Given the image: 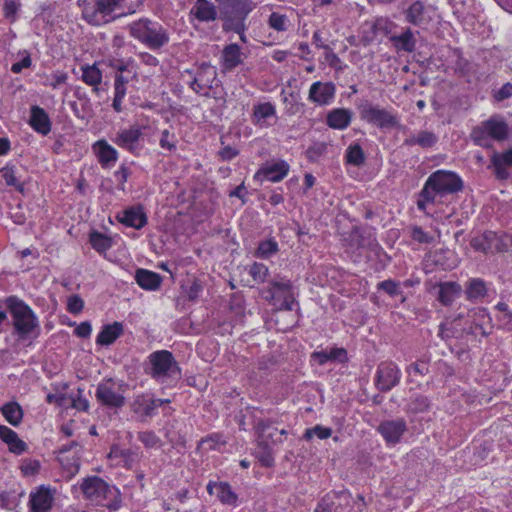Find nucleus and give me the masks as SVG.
Here are the masks:
<instances>
[{"label":"nucleus","instance_id":"0e129e2a","mask_svg":"<svg viewBox=\"0 0 512 512\" xmlns=\"http://www.w3.org/2000/svg\"><path fill=\"white\" fill-rule=\"evenodd\" d=\"M407 372L411 374L414 372L415 374L419 375H426L429 372V368L426 362L424 361H417L415 363H412L408 368Z\"/></svg>","mask_w":512,"mask_h":512},{"label":"nucleus","instance_id":"a18cd8bd","mask_svg":"<svg viewBox=\"0 0 512 512\" xmlns=\"http://www.w3.org/2000/svg\"><path fill=\"white\" fill-rule=\"evenodd\" d=\"M347 162L355 166H360L365 161V155L360 145H350L346 153Z\"/></svg>","mask_w":512,"mask_h":512},{"label":"nucleus","instance_id":"f3484780","mask_svg":"<svg viewBox=\"0 0 512 512\" xmlns=\"http://www.w3.org/2000/svg\"><path fill=\"white\" fill-rule=\"evenodd\" d=\"M407 429L406 421L403 418L386 420L380 423L378 431L388 443H398L401 436Z\"/></svg>","mask_w":512,"mask_h":512},{"label":"nucleus","instance_id":"412c9836","mask_svg":"<svg viewBox=\"0 0 512 512\" xmlns=\"http://www.w3.org/2000/svg\"><path fill=\"white\" fill-rule=\"evenodd\" d=\"M190 14L201 22H212L218 18L217 7L209 0H196Z\"/></svg>","mask_w":512,"mask_h":512},{"label":"nucleus","instance_id":"39448f33","mask_svg":"<svg viewBox=\"0 0 512 512\" xmlns=\"http://www.w3.org/2000/svg\"><path fill=\"white\" fill-rule=\"evenodd\" d=\"M360 117L362 120L376 125L381 129L396 128L399 121L396 115L384 108L371 104L365 100L359 105Z\"/></svg>","mask_w":512,"mask_h":512},{"label":"nucleus","instance_id":"0eeeda50","mask_svg":"<svg viewBox=\"0 0 512 512\" xmlns=\"http://www.w3.org/2000/svg\"><path fill=\"white\" fill-rule=\"evenodd\" d=\"M148 359L151 365L149 374L155 380L180 372L173 354L168 350L155 351L149 355Z\"/></svg>","mask_w":512,"mask_h":512},{"label":"nucleus","instance_id":"2f4dec72","mask_svg":"<svg viewBox=\"0 0 512 512\" xmlns=\"http://www.w3.org/2000/svg\"><path fill=\"white\" fill-rule=\"evenodd\" d=\"M352 114L349 110L339 108L334 109L327 115V124L333 129H345L351 122Z\"/></svg>","mask_w":512,"mask_h":512},{"label":"nucleus","instance_id":"9d476101","mask_svg":"<svg viewBox=\"0 0 512 512\" xmlns=\"http://www.w3.org/2000/svg\"><path fill=\"white\" fill-rule=\"evenodd\" d=\"M405 21L421 29H427L433 21L435 9L431 5H425L420 0L412 2L403 12Z\"/></svg>","mask_w":512,"mask_h":512},{"label":"nucleus","instance_id":"774afa93","mask_svg":"<svg viewBox=\"0 0 512 512\" xmlns=\"http://www.w3.org/2000/svg\"><path fill=\"white\" fill-rule=\"evenodd\" d=\"M330 361L344 362L347 359V351L344 348H332L328 351Z\"/></svg>","mask_w":512,"mask_h":512},{"label":"nucleus","instance_id":"864d4df0","mask_svg":"<svg viewBox=\"0 0 512 512\" xmlns=\"http://www.w3.org/2000/svg\"><path fill=\"white\" fill-rule=\"evenodd\" d=\"M269 288H272L279 296L292 292V284L290 280H285L282 278L279 280H272Z\"/></svg>","mask_w":512,"mask_h":512},{"label":"nucleus","instance_id":"a878e982","mask_svg":"<svg viewBox=\"0 0 512 512\" xmlns=\"http://www.w3.org/2000/svg\"><path fill=\"white\" fill-rule=\"evenodd\" d=\"M124 332V326L121 322L115 321L112 324L104 325L96 338V343L101 346H109L119 338Z\"/></svg>","mask_w":512,"mask_h":512},{"label":"nucleus","instance_id":"7c9ffc66","mask_svg":"<svg viewBox=\"0 0 512 512\" xmlns=\"http://www.w3.org/2000/svg\"><path fill=\"white\" fill-rule=\"evenodd\" d=\"M218 3L220 14L250 12L252 10L251 0H215Z\"/></svg>","mask_w":512,"mask_h":512},{"label":"nucleus","instance_id":"c85d7f7f","mask_svg":"<svg viewBox=\"0 0 512 512\" xmlns=\"http://www.w3.org/2000/svg\"><path fill=\"white\" fill-rule=\"evenodd\" d=\"M390 40L394 47L400 51L411 53L416 48V38L409 27L405 28L399 35L391 36Z\"/></svg>","mask_w":512,"mask_h":512},{"label":"nucleus","instance_id":"5fc2aeb1","mask_svg":"<svg viewBox=\"0 0 512 512\" xmlns=\"http://www.w3.org/2000/svg\"><path fill=\"white\" fill-rule=\"evenodd\" d=\"M249 274L257 282H264L268 275V268L262 263H254L249 270Z\"/></svg>","mask_w":512,"mask_h":512},{"label":"nucleus","instance_id":"2eb2a0df","mask_svg":"<svg viewBox=\"0 0 512 512\" xmlns=\"http://www.w3.org/2000/svg\"><path fill=\"white\" fill-rule=\"evenodd\" d=\"M142 0H98V9L105 14L120 10L118 16L135 13Z\"/></svg>","mask_w":512,"mask_h":512},{"label":"nucleus","instance_id":"a211bd4d","mask_svg":"<svg viewBox=\"0 0 512 512\" xmlns=\"http://www.w3.org/2000/svg\"><path fill=\"white\" fill-rule=\"evenodd\" d=\"M54 500L53 491L47 487L41 486L36 492L30 494L31 512H48Z\"/></svg>","mask_w":512,"mask_h":512},{"label":"nucleus","instance_id":"79ce46f5","mask_svg":"<svg viewBox=\"0 0 512 512\" xmlns=\"http://www.w3.org/2000/svg\"><path fill=\"white\" fill-rule=\"evenodd\" d=\"M352 235L353 240H356L359 248H368L372 251H375L378 248L376 238L371 232L359 233L358 231H355Z\"/></svg>","mask_w":512,"mask_h":512},{"label":"nucleus","instance_id":"b1692460","mask_svg":"<svg viewBox=\"0 0 512 512\" xmlns=\"http://www.w3.org/2000/svg\"><path fill=\"white\" fill-rule=\"evenodd\" d=\"M135 280L142 289L150 291L159 289L162 283V277L158 273L141 268L136 270Z\"/></svg>","mask_w":512,"mask_h":512},{"label":"nucleus","instance_id":"bb28decb","mask_svg":"<svg viewBox=\"0 0 512 512\" xmlns=\"http://www.w3.org/2000/svg\"><path fill=\"white\" fill-rule=\"evenodd\" d=\"M288 171L289 165L285 161L281 160L272 165L263 167L256 173L255 177L258 178L263 176L271 182H278L287 175Z\"/></svg>","mask_w":512,"mask_h":512},{"label":"nucleus","instance_id":"8fccbe9b","mask_svg":"<svg viewBox=\"0 0 512 512\" xmlns=\"http://www.w3.org/2000/svg\"><path fill=\"white\" fill-rule=\"evenodd\" d=\"M327 150L325 142H315L306 150V157L311 162H316L322 157Z\"/></svg>","mask_w":512,"mask_h":512},{"label":"nucleus","instance_id":"1a4fd4ad","mask_svg":"<svg viewBox=\"0 0 512 512\" xmlns=\"http://www.w3.org/2000/svg\"><path fill=\"white\" fill-rule=\"evenodd\" d=\"M400 379L401 371L392 361H383L377 366L375 385L379 391H390L399 384Z\"/></svg>","mask_w":512,"mask_h":512},{"label":"nucleus","instance_id":"423d86ee","mask_svg":"<svg viewBox=\"0 0 512 512\" xmlns=\"http://www.w3.org/2000/svg\"><path fill=\"white\" fill-rule=\"evenodd\" d=\"M470 245L475 251L483 253L505 252L511 245V238L504 234L499 235L493 231H485L473 237Z\"/></svg>","mask_w":512,"mask_h":512},{"label":"nucleus","instance_id":"ddd939ff","mask_svg":"<svg viewBox=\"0 0 512 512\" xmlns=\"http://www.w3.org/2000/svg\"><path fill=\"white\" fill-rule=\"evenodd\" d=\"M509 167H512V148L492 153L488 169H492L497 180L505 181L510 178Z\"/></svg>","mask_w":512,"mask_h":512},{"label":"nucleus","instance_id":"cd10ccee","mask_svg":"<svg viewBox=\"0 0 512 512\" xmlns=\"http://www.w3.org/2000/svg\"><path fill=\"white\" fill-rule=\"evenodd\" d=\"M437 299L444 306H450L454 300L460 296L462 288L457 282L439 283Z\"/></svg>","mask_w":512,"mask_h":512},{"label":"nucleus","instance_id":"9b49d317","mask_svg":"<svg viewBox=\"0 0 512 512\" xmlns=\"http://www.w3.org/2000/svg\"><path fill=\"white\" fill-rule=\"evenodd\" d=\"M113 379H107L98 384L95 397L99 403L109 408H121L125 404V397L116 390Z\"/></svg>","mask_w":512,"mask_h":512},{"label":"nucleus","instance_id":"72a5a7b5","mask_svg":"<svg viewBox=\"0 0 512 512\" xmlns=\"http://www.w3.org/2000/svg\"><path fill=\"white\" fill-rule=\"evenodd\" d=\"M99 162L103 166H107L111 162L117 160V151L110 146L105 140H99L94 145Z\"/></svg>","mask_w":512,"mask_h":512},{"label":"nucleus","instance_id":"13d9d810","mask_svg":"<svg viewBox=\"0 0 512 512\" xmlns=\"http://www.w3.org/2000/svg\"><path fill=\"white\" fill-rule=\"evenodd\" d=\"M271 28L276 31H285L286 30V16L273 12L268 21Z\"/></svg>","mask_w":512,"mask_h":512},{"label":"nucleus","instance_id":"37998d69","mask_svg":"<svg viewBox=\"0 0 512 512\" xmlns=\"http://www.w3.org/2000/svg\"><path fill=\"white\" fill-rule=\"evenodd\" d=\"M431 402L428 397L418 395L408 405V412L412 414L423 413L429 410Z\"/></svg>","mask_w":512,"mask_h":512},{"label":"nucleus","instance_id":"f257e3e1","mask_svg":"<svg viewBox=\"0 0 512 512\" xmlns=\"http://www.w3.org/2000/svg\"><path fill=\"white\" fill-rule=\"evenodd\" d=\"M81 490L85 497L96 505H101L111 511H116L121 507L119 491L98 476L85 479L81 484Z\"/></svg>","mask_w":512,"mask_h":512},{"label":"nucleus","instance_id":"5701e85b","mask_svg":"<svg viewBox=\"0 0 512 512\" xmlns=\"http://www.w3.org/2000/svg\"><path fill=\"white\" fill-rule=\"evenodd\" d=\"M118 220L126 226L141 229L147 223V216L142 207H131L123 211L122 215L118 216Z\"/></svg>","mask_w":512,"mask_h":512},{"label":"nucleus","instance_id":"49530a36","mask_svg":"<svg viewBox=\"0 0 512 512\" xmlns=\"http://www.w3.org/2000/svg\"><path fill=\"white\" fill-rule=\"evenodd\" d=\"M138 440L146 448H156L161 446V439L155 434L154 431L146 430L138 433Z\"/></svg>","mask_w":512,"mask_h":512},{"label":"nucleus","instance_id":"58836bf2","mask_svg":"<svg viewBox=\"0 0 512 512\" xmlns=\"http://www.w3.org/2000/svg\"><path fill=\"white\" fill-rule=\"evenodd\" d=\"M82 70V80L87 85L93 86V91L98 93V85L102 81V72L96 67V65L83 67Z\"/></svg>","mask_w":512,"mask_h":512},{"label":"nucleus","instance_id":"052dcab7","mask_svg":"<svg viewBox=\"0 0 512 512\" xmlns=\"http://www.w3.org/2000/svg\"><path fill=\"white\" fill-rule=\"evenodd\" d=\"M411 237L413 240L419 242V243H431L433 241V236L427 234L423 231V229L419 226H414L412 228Z\"/></svg>","mask_w":512,"mask_h":512},{"label":"nucleus","instance_id":"de8ad7c7","mask_svg":"<svg viewBox=\"0 0 512 512\" xmlns=\"http://www.w3.org/2000/svg\"><path fill=\"white\" fill-rule=\"evenodd\" d=\"M1 172L8 186H14L21 193L24 191V185L19 182L14 167H4L1 169Z\"/></svg>","mask_w":512,"mask_h":512},{"label":"nucleus","instance_id":"7ed1b4c3","mask_svg":"<svg viewBox=\"0 0 512 512\" xmlns=\"http://www.w3.org/2000/svg\"><path fill=\"white\" fill-rule=\"evenodd\" d=\"M131 36L153 50L160 49L169 41L166 30L149 19H140L129 25Z\"/></svg>","mask_w":512,"mask_h":512},{"label":"nucleus","instance_id":"4d7b16f0","mask_svg":"<svg viewBox=\"0 0 512 512\" xmlns=\"http://www.w3.org/2000/svg\"><path fill=\"white\" fill-rule=\"evenodd\" d=\"M275 114V108L271 103H263L255 107L254 115L258 119H266Z\"/></svg>","mask_w":512,"mask_h":512},{"label":"nucleus","instance_id":"4be33fe9","mask_svg":"<svg viewBox=\"0 0 512 512\" xmlns=\"http://www.w3.org/2000/svg\"><path fill=\"white\" fill-rule=\"evenodd\" d=\"M0 439L9 447V451L20 455L27 450V444L21 440L17 433L11 428L1 425L0 426Z\"/></svg>","mask_w":512,"mask_h":512},{"label":"nucleus","instance_id":"a19ab883","mask_svg":"<svg viewBox=\"0 0 512 512\" xmlns=\"http://www.w3.org/2000/svg\"><path fill=\"white\" fill-rule=\"evenodd\" d=\"M257 458L265 467H271L274 464V457L272 453L271 446L267 441L258 440V452Z\"/></svg>","mask_w":512,"mask_h":512},{"label":"nucleus","instance_id":"69168bd1","mask_svg":"<svg viewBox=\"0 0 512 512\" xmlns=\"http://www.w3.org/2000/svg\"><path fill=\"white\" fill-rule=\"evenodd\" d=\"M25 57L20 61V62H17V63H14L11 67V71L15 74H18L20 73L24 68H29L31 65H32V60H31V57L29 55V53H27L25 51Z\"/></svg>","mask_w":512,"mask_h":512},{"label":"nucleus","instance_id":"f704fd0d","mask_svg":"<svg viewBox=\"0 0 512 512\" xmlns=\"http://www.w3.org/2000/svg\"><path fill=\"white\" fill-rule=\"evenodd\" d=\"M223 65L226 69H233L241 63V50L237 44L227 45L222 52Z\"/></svg>","mask_w":512,"mask_h":512},{"label":"nucleus","instance_id":"aec40b11","mask_svg":"<svg viewBox=\"0 0 512 512\" xmlns=\"http://www.w3.org/2000/svg\"><path fill=\"white\" fill-rule=\"evenodd\" d=\"M29 124L38 133L47 135L51 131V121L46 111L34 105L30 109V120Z\"/></svg>","mask_w":512,"mask_h":512},{"label":"nucleus","instance_id":"338daca9","mask_svg":"<svg viewBox=\"0 0 512 512\" xmlns=\"http://www.w3.org/2000/svg\"><path fill=\"white\" fill-rule=\"evenodd\" d=\"M436 194H438V193L432 188V185H428V180H427L423 189L420 192V198L427 201L428 203H432L435 200Z\"/></svg>","mask_w":512,"mask_h":512},{"label":"nucleus","instance_id":"3c124183","mask_svg":"<svg viewBox=\"0 0 512 512\" xmlns=\"http://www.w3.org/2000/svg\"><path fill=\"white\" fill-rule=\"evenodd\" d=\"M378 290H382L388 295L395 297L401 295L402 292L400 290V284L394 280L388 279L382 282H379L377 285Z\"/></svg>","mask_w":512,"mask_h":512},{"label":"nucleus","instance_id":"6e6552de","mask_svg":"<svg viewBox=\"0 0 512 512\" xmlns=\"http://www.w3.org/2000/svg\"><path fill=\"white\" fill-rule=\"evenodd\" d=\"M428 185L438 194L456 193L463 188L461 178L451 171L438 170L428 177Z\"/></svg>","mask_w":512,"mask_h":512},{"label":"nucleus","instance_id":"f8f14e48","mask_svg":"<svg viewBox=\"0 0 512 512\" xmlns=\"http://www.w3.org/2000/svg\"><path fill=\"white\" fill-rule=\"evenodd\" d=\"M352 502L354 499L348 492L328 494L321 499L314 512H345Z\"/></svg>","mask_w":512,"mask_h":512},{"label":"nucleus","instance_id":"c9c22d12","mask_svg":"<svg viewBox=\"0 0 512 512\" xmlns=\"http://www.w3.org/2000/svg\"><path fill=\"white\" fill-rule=\"evenodd\" d=\"M487 293L485 282L480 278L470 279L467 283L465 294L468 300H478Z\"/></svg>","mask_w":512,"mask_h":512},{"label":"nucleus","instance_id":"c03bdc74","mask_svg":"<svg viewBox=\"0 0 512 512\" xmlns=\"http://www.w3.org/2000/svg\"><path fill=\"white\" fill-rule=\"evenodd\" d=\"M90 243L95 250L103 252L111 247L112 240L111 238L95 231L90 234Z\"/></svg>","mask_w":512,"mask_h":512},{"label":"nucleus","instance_id":"ea45409f","mask_svg":"<svg viewBox=\"0 0 512 512\" xmlns=\"http://www.w3.org/2000/svg\"><path fill=\"white\" fill-rule=\"evenodd\" d=\"M256 432L258 434V440H264L268 443L269 440L272 443L277 442V439H275L277 429L272 427L270 420L260 419L256 424Z\"/></svg>","mask_w":512,"mask_h":512},{"label":"nucleus","instance_id":"e433bc0d","mask_svg":"<svg viewBox=\"0 0 512 512\" xmlns=\"http://www.w3.org/2000/svg\"><path fill=\"white\" fill-rule=\"evenodd\" d=\"M1 412L5 419L13 426H18L23 418V410L16 402H9L2 406Z\"/></svg>","mask_w":512,"mask_h":512},{"label":"nucleus","instance_id":"c756f323","mask_svg":"<svg viewBox=\"0 0 512 512\" xmlns=\"http://www.w3.org/2000/svg\"><path fill=\"white\" fill-rule=\"evenodd\" d=\"M141 135V128L134 126L118 133L115 143L120 147L133 151Z\"/></svg>","mask_w":512,"mask_h":512},{"label":"nucleus","instance_id":"473e14b6","mask_svg":"<svg viewBox=\"0 0 512 512\" xmlns=\"http://www.w3.org/2000/svg\"><path fill=\"white\" fill-rule=\"evenodd\" d=\"M437 140L438 138L433 132L425 130L405 139L404 144L407 146L419 145L422 148H430L437 143Z\"/></svg>","mask_w":512,"mask_h":512},{"label":"nucleus","instance_id":"603ef678","mask_svg":"<svg viewBox=\"0 0 512 512\" xmlns=\"http://www.w3.org/2000/svg\"><path fill=\"white\" fill-rule=\"evenodd\" d=\"M278 251V244L274 240H266L260 242L257 255L260 257L267 258Z\"/></svg>","mask_w":512,"mask_h":512},{"label":"nucleus","instance_id":"09e8293b","mask_svg":"<svg viewBox=\"0 0 512 512\" xmlns=\"http://www.w3.org/2000/svg\"><path fill=\"white\" fill-rule=\"evenodd\" d=\"M314 435L319 439H327L332 435V429L329 427L316 425L313 428L306 429L303 438L309 441L313 438Z\"/></svg>","mask_w":512,"mask_h":512},{"label":"nucleus","instance_id":"dca6fc26","mask_svg":"<svg viewBox=\"0 0 512 512\" xmlns=\"http://www.w3.org/2000/svg\"><path fill=\"white\" fill-rule=\"evenodd\" d=\"M130 407L133 413L139 415L140 421L145 422L155 415L158 403L150 394L142 393L134 397Z\"/></svg>","mask_w":512,"mask_h":512},{"label":"nucleus","instance_id":"4c0bfd02","mask_svg":"<svg viewBox=\"0 0 512 512\" xmlns=\"http://www.w3.org/2000/svg\"><path fill=\"white\" fill-rule=\"evenodd\" d=\"M214 487L216 489V495L221 503L231 506L237 505L238 496L227 482H220L217 485H214Z\"/></svg>","mask_w":512,"mask_h":512},{"label":"nucleus","instance_id":"6ab92c4d","mask_svg":"<svg viewBox=\"0 0 512 512\" xmlns=\"http://www.w3.org/2000/svg\"><path fill=\"white\" fill-rule=\"evenodd\" d=\"M334 93L335 86L333 83L315 82L310 87L309 99L319 105H325L333 98Z\"/></svg>","mask_w":512,"mask_h":512},{"label":"nucleus","instance_id":"20e7f679","mask_svg":"<svg viewBox=\"0 0 512 512\" xmlns=\"http://www.w3.org/2000/svg\"><path fill=\"white\" fill-rule=\"evenodd\" d=\"M6 306L12 315L14 329L21 338H25L38 327L37 317L22 300L10 296L6 299Z\"/></svg>","mask_w":512,"mask_h":512},{"label":"nucleus","instance_id":"680f3d73","mask_svg":"<svg viewBox=\"0 0 512 512\" xmlns=\"http://www.w3.org/2000/svg\"><path fill=\"white\" fill-rule=\"evenodd\" d=\"M39 469L40 463L37 460H26L21 466V471L27 476L37 474Z\"/></svg>","mask_w":512,"mask_h":512},{"label":"nucleus","instance_id":"6e6d98bb","mask_svg":"<svg viewBox=\"0 0 512 512\" xmlns=\"http://www.w3.org/2000/svg\"><path fill=\"white\" fill-rule=\"evenodd\" d=\"M104 14L101 10L98 9V0L96 1V7H85L83 9L82 15L83 18L90 24L99 25L101 23L98 14Z\"/></svg>","mask_w":512,"mask_h":512},{"label":"nucleus","instance_id":"f03ea898","mask_svg":"<svg viewBox=\"0 0 512 512\" xmlns=\"http://www.w3.org/2000/svg\"><path fill=\"white\" fill-rule=\"evenodd\" d=\"M509 136L508 124L498 115H494L489 119L481 122L475 126L470 134L472 141L475 145L492 149L493 143L491 141H504Z\"/></svg>","mask_w":512,"mask_h":512},{"label":"nucleus","instance_id":"e2e57ef3","mask_svg":"<svg viewBox=\"0 0 512 512\" xmlns=\"http://www.w3.org/2000/svg\"><path fill=\"white\" fill-rule=\"evenodd\" d=\"M17 10H18V5L16 4V2L14 0H4L3 11H4V16L7 19H11L13 21Z\"/></svg>","mask_w":512,"mask_h":512},{"label":"nucleus","instance_id":"393cba45","mask_svg":"<svg viewBox=\"0 0 512 512\" xmlns=\"http://www.w3.org/2000/svg\"><path fill=\"white\" fill-rule=\"evenodd\" d=\"M250 12H244L241 14L239 13H232L227 14V11H225V14H220L219 17L223 21L222 29L225 32H242L246 30L245 25V19L248 16Z\"/></svg>","mask_w":512,"mask_h":512},{"label":"nucleus","instance_id":"4468645a","mask_svg":"<svg viewBox=\"0 0 512 512\" xmlns=\"http://www.w3.org/2000/svg\"><path fill=\"white\" fill-rule=\"evenodd\" d=\"M216 81V68L208 63H202L189 86L194 92L200 93L204 89H212Z\"/></svg>","mask_w":512,"mask_h":512},{"label":"nucleus","instance_id":"bf43d9fd","mask_svg":"<svg viewBox=\"0 0 512 512\" xmlns=\"http://www.w3.org/2000/svg\"><path fill=\"white\" fill-rule=\"evenodd\" d=\"M84 302L78 295H72L68 298L67 309L72 314H78L82 311Z\"/></svg>","mask_w":512,"mask_h":512}]
</instances>
